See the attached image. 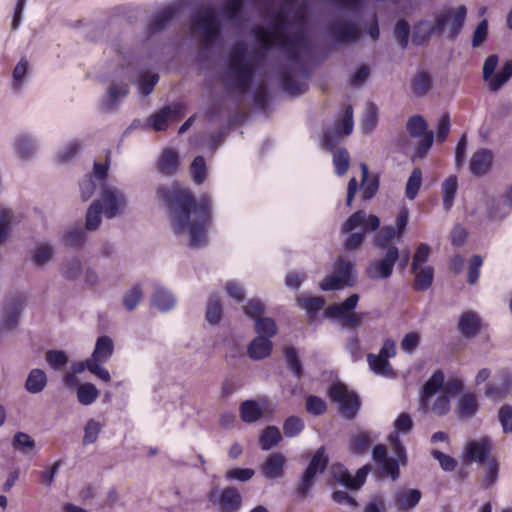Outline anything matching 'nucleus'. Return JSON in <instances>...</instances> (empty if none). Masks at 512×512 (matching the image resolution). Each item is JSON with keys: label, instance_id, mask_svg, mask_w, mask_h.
I'll list each match as a JSON object with an SVG mask.
<instances>
[{"label": "nucleus", "instance_id": "obj_1", "mask_svg": "<svg viewBox=\"0 0 512 512\" xmlns=\"http://www.w3.org/2000/svg\"><path fill=\"white\" fill-rule=\"evenodd\" d=\"M253 1L258 5L261 14L268 19L267 27L255 29L258 42L265 50L274 46L282 48L290 62L281 71V89L293 97L303 94L307 89L306 80L310 77V72L300 56L309 44L305 10L298 8L290 18L291 8L297 0H284L278 9L274 8L275 0Z\"/></svg>", "mask_w": 512, "mask_h": 512}, {"label": "nucleus", "instance_id": "obj_2", "mask_svg": "<svg viewBox=\"0 0 512 512\" xmlns=\"http://www.w3.org/2000/svg\"><path fill=\"white\" fill-rule=\"evenodd\" d=\"M157 196L168 207L172 218V229L175 234L188 235L189 245L194 248L207 243L211 205L206 196L196 200L187 189L169 188L167 186L158 187Z\"/></svg>", "mask_w": 512, "mask_h": 512}, {"label": "nucleus", "instance_id": "obj_3", "mask_svg": "<svg viewBox=\"0 0 512 512\" xmlns=\"http://www.w3.org/2000/svg\"><path fill=\"white\" fill-rule=\"evenodd\" d=\"M254 67L244 43L235 44L228 55L224 82L227 88L239 95H244L252 82Z\"/></svg>", "mask_w": 512, "mask_h": 512}, {"label": "nucleus", "instance_id": "obj_4", "mask_svg": "<svg viewBox=\"0 0 512 512\" xmlns=\"http://www.w3.org/2000/svg\"><path fill=\"white\" fill-rule=\"evenodd\" d=\"M380 218L373 214H367L364 210L353 213L342 225L341 232L349 233L345 240V248L358 249L365 238L366 232H374L380 227Z\"/></svg>", "mask_w": 512, "mask_h": 512}, {"label": "nucleus", "instance_id": "obj_5", "mask_svg": "<svg viewBox=\"0 0 512 512\" xmlns=\"http://www.w3.org/2000/svg\"><path fill=\"white\" fill-rule=\"evenodd\" d=\"M118 60L121 61V75L135 83L142 96H148L159 81L158 74L152 73L139 59L123 51H118Z\"/></svg>", "mask_w": 512, "mask_h": 512}, {"label": "nucleus", "instance_id": "obj_6", "mask_svg": "<svg viewBox=\"0 0 512 512\" xmlns=\"http://www.w3.org/2000/svg\"><path fill=\"white\" fill-rule=\"evenodd\" d=\"M191 29L199 42L206 47L213 45L221 38V21L210 6L201 7L192 15Z\"/></svg>", "mask_w": 512, "mask_h": 512}, {"label": "nucleus", "instance_id": "obj_7", "mask_svg": "<svg viewBox=\"0 0 512 512\" xmlns=\"http://www.w3.org/2000/svg\"><path fill=\"white\" fill-rule=\"evenodd\" d=\"M113 352L114 342L112 338L107 335L99 336L96 339L92 355L87 358V370L103 382H109L111 380L110 373L102 364L111 358Z\"/></svg>", "mask_w": 512, "mask_h": 512}, {"label": "nucleus", "instance_id": "obj_8", "mask_svg": "<svg viewBox=\"0 0 512 512\" xmlns=\"http://www.w3.org/2000/svg\"><path fill=\"white\" fill-rule=\"evenodd\" d=\"M188 1L189 0H176L157 10L146 24L144 39L148 41L155 35L165 31Z\"/></svg>", "mask_w": 512, "mask_h": 512}, {"label": "nucleus", "instance_id": "obj_9", "mask_svg": "<svg viewBox=\"0 0 512 512\" xmlns=\"http://www.w3.org/2000/svg\"><path fill=\"white\" fill-rule=\"evenodd\" d=\"M467 9L464 5L445 8L435 14L438 34H445L450 40H455L460 34L466 19Z\"/></svg>", "mask_w": 512, "mask_h": 512}, {"label": "nucleus", "instance_id": "obj_10", "mask_svg": "<svg viewBox=\"0 0 512 512\" xmlns=\"http://www.w3.org/2000/svg\"><path fill=\"white\" fill-rule=\"evenodd\" d=\"M123 78L125 77L121 75L120 68L117 76L111 80L106 88V94L99 101V108L103 112L113 113L117 111L123 99L129 95V85Z\"/></svg>", "mask_w": 512, "mask_h": 512}, {"label": "nucleus", "instance_id": "obj_11", "mask_svg": "<svg viewBox=\"0 0 512 512\" xmlns=\"http://www.w3.org/2000/svg\"><path fill=\"white\" fill-rule=\"evenodd\" d=\"M326 31L331 39L339 45L355 44L361 40V29L356 22L340 18L329 21Z\"/></svg>", "mask_w": 512, "mask_h": 512}, {"label": "nucleus", "instance_id": "obj_12", "mask_svg": "<svg viewBox=\"0 0 512 512\" xmlns=\"http://www.w3.org/2000/svg\"><path fill=\"white\" fill-rule=\"evenodd\" d=\"M493 449L492 439L488 436H482L477 439L469 440L465 443L462 450V462L465 465L476 463L485 464L491 459Z\"/></svg>", "mask_w": 512, "mask_h": 512}, {"label": "nucleus", "instance_id": "obj_13", "mask_svg": "<svg viewBox=\"0 0 512 512\" xmlns=\"http://www.w3.org/2000/svg\"><path fill=\"white\" fill-rule=\"evenodd\" d=\"M329 396L338 405L340 413L345 418L355 417L360 406L358 396L349 391L343 383H334L329 389Z\"/></svg>", "mask_w": 512, "mask_h": 512}, {"label": "nucleus", "instance_id": "obj_14", "mask_svg": "<svg viewBox=\"0 0 512 512\" xmlns=\"http://www.w3.org/2000/svg\"><path fill=\"white\" fill-rule=\"evenodd\" d=\"M353 263L343 258H338L335 263V273L323 279L320 288L323 291L339 290L345 286L354 284Z\"/></svg>", "mask_w": 512, "mask_h": 512}, {"label": "nucleus", "instance_id": "obj_15", "mask_svg": "<svg viewBox=\"0 0 512 512\" xmlns=\"http://www.w3.org/2000/svg\"><path fill=\"white\" fill-rule=\"evenodd\" d=\"M399 257V249L396 246H389L381 258L370 262L366 268V275L372 280L390 278Z\"/></svg>", "mask_w": 512, "mask_h": 512}, {"label": "nucleus", "instance_id": "obj_16", "mask_svg": "<svg viewBox=\"0 0 512 512\" xmlns=\"http://www.w3.org/2000/svg\"><path fill=\"white\" fill-rule=\"evenodd\" d=\"M328 464V458L325 455V449L320 447L312 459L310 460L306 470L304 471L300 482L297 485V493L301 497H306L309 490L314 484L315 477L318 473H322Z\"/></svg>", "mask_w": 512, "mask_h": 512}, {"label": "nucleus", "instance_id": "obj_17", "mask_svg": "<svg viewBox=\"0 0 512 512\" xmlns=\"http://www.w3.org/2000/svg\"><path fill=\"white\" fill-rule=\"evenodd\" d=\"M103 215L107 219H113L123 212L127 199L125 194L116 187L103 185L100 199Z\"/></svg>", "mask_w": 512, "mask_h": 512}, {"label": "nucleus", "instance_id": "obj_18", "mask_svg": "<svg viewBox=\"0 0 512 512\" xmlns=\"http://www.w3.org/2000/svg\"><path fill=\"white\" fill-rule=\"evenodd\" d=\"M388 441L393 448L395 457H389L380 465L383 472L388 475L392 481H396L400 476L399 466H404L407 463V453L399 439V436L396 434H390Z\"/></svg>", "mask_w": 512, "mask_h": 512}, {"label": "nucleus", "instance_id": "obj_19", "mask_svg": "<svg viewBox=\"0 0 512 512\" xmlns=\"http://www.w3.org/2000/svg\"><path fill=\"white\" fill-rule=\"evenodd\" d=\"M208 497L209 501L219 506L222 512H236L242 504V497L234 487H226L222 490L213 487Z\"/></svg>", "mask_w": 512, "mask_h": 512}, {"label": "nucleus", "instance_id": "obj_20", "mask_svg": "<svg viewBox=\"0 0 512 512\" xmlns=\"http://www.w3.org/2000/svg\"><path fill=\"white\" fill-rule=\"evenodd\" d=\"M353 131V109L348 105L342 118L337 121L332 129L324 132V145L330 149L334 148L343 136H348Z\"/></svg>", "mask_w": 512, "mask_h": 512}, {"label": "nucleus", "instance_id": "obj_21", "mask_svg": "<svg viewBox=\"0 0 512 512\" xmlns=\"http://www.w3.org/2000/svg\"><path fill=\"white\" fill-rule=\"evenodd\" d=\"M369 471V466L365 465L357 470L355 476H352L342 464H333L331 466L333 478L338 483L351 490H359L361 488L366 481Z\"/></svg>", "mask_w": 512, "mask_h": 512}, {"label": "nucleus", "instance_id": "obj_22", "mask_svg": "<svg viewBox=\"0 0 512 512\" xmlns=\"http://www.w3.org/2000/svg\"><path fill=\"white\" fill-rule=\"evenodd\" d=\"M421 499L422 492L419 489L399 486L393 492L392 502L397 512H412Z\"/></svg>", "mask_w": 512, "mask_h": 512}, {"label": "nucleus", "instance_id": "obj_23", "mask_svg": "<svg viewBox=\"0 0 512 512\" xmlns=\"http://www.w3.org/2000/svg\"><path fill=\"white\" fill-rule=\"evenodd\" d=\"M185 111V106L182 103H173L164 106L148 119L151 126L156 131L166 130L168 122L180 118Z\"/></svg>", "mask_w": 512, "mask_h": 512}, {"label": "nucleus", "instance_id": "obj_24", "mask_svg": "<svg viewBox=\"0 0 512 512\" xmlns=\"http://www.w3.org/2000/svg\"><path fill=\"white\" fill-rule=\"evenodd\" d=\"M55 247L47 241L36 242L30 251V258L33 265L42 268L53 261L55 257Z\"/></svg>", "mask_w": 512, "mask_h": 512}, {"label": "nucleus", "instance_id": "obj_25", "mask_svg": "<svg viewBox=\"0 0 512 512\" xmlns=\"http://www.w3.org/2000/svg\"><path fill=\"white\" fill-rule=\"evenodd\" d=\"M286 458L283 454L276 452L270 454L261 466V472L266 479L274 480L284 475Z\"/></svg>", "mask_w": 512, "mask_h": 512}, {"label": "nucleus", "instance_id": "obj_26", "mask_svg": "<svg viewBox=\"0 0 512 512\" xmlns=\"http://www.w3.org/2000/svg\"><path fill=\"white\" fill-rule=\"evenodd\" d=\"M14 149L19 159L28 161L36 155L38 144L32 135L20 134L15 138Z\"/></svg>", "mask_w": 512, "mask_h": 512}, {"label": "nucleus", "instance_id": "obj_27", "mask_svg": "<svg viewBox=\"0 0 512 512\" xmlns=\"http://www.w3.org/2000/svg\"><path fill=\"white\" fill-rule=\"evenodd\" d=\"M22 307L23 303L20 299H14L6 303L1 322L3 330L11 331L17 327Z\"/></svg>", "mask_w": 512, "mask_h": 512}, {"label": "nucleus", "instance_id": "obj_28", "mask_svg": "<svg viewBox=\"0 0 512 512\" xmlns=\"http://www.w3.org/2000/svg\"><path fill=\"white\" fill-rule=\"evenodd\" d=\"M493 154L488 149H480L473 153L470 159V172L474 175H483L487 173L491 167Z\"/></svg>", "mask_w": 512, "mask_h": 512}, {"label": "nucleus", "instance_id": "obj_29", "mask_svg": "<svg viewBox=\"0 0 512 512\" xmlns=\"http://www.w3.org/2000/svg\"><path fill=\"white\" fill-rule=\"evenodd\" d=\"M367 363L369 369L377 376H381L387 379H393L396 377V372L390 364L389 360L380 357L377 354L369 353L367 355Z\"/></svg>", "mask_w": 512, "mask_h": 512}, {"label": "nucleus", "instance_id": "obj_30", "mask_svg": "<svg viewBox=\"0 0 512 512\" xmlns=\"http://www.w3.org/2000/svg\"><path fill=\"white\" fill-rule=\"evenodd\" d=\"M359 301L358 294H351L342 303L332 304L326 310V315L332 319L340 320L346 315L353 312Z\"/></svg>", "mask_w": 512, "mask_h": 512}, {"label": "nucleus", "instance_id": "obj_31", "mask_svg": "<svg viewBox=\"0 0 512 512\" xmlns=\"http://www.w3.org/2000/svg\"><path fill=\"white\" fill-rule=\"evenodd\" d=\"M436 33L438 34V28H436L435 20H422L414 26L412 41L415 45H423Z\"/></svg>", "mask_w": 512, "mask_h": 512}, {"label": "nucleus", "instance_id": "obj_32", "mask_svg": "<svg viewBox=\"0 0 512 512\" xmlns=\"http://www.w3.org/2000/svg\"><path fill=\"white\" fill-rule=\"evenodd\" d=\"M47 383L48 378L45 371L39 368H34L28 373L24 387L30 394H39L44 391Z\"/></svg>", "mask_w": 512, "mask_h": 512}, {"label": "nucleus", "instance_id": "obj_33", "mask_svg": "<svg viewBox=\"0 0 512 512\" xmlns=\"http://www.w3.org/2000/svg\"><path fill=\"white\" fill-rule=\"evenodd\" d=\"M152 305L162 312L173 309L176 305V298L168 289L158 286L151 298Z\"/></svg>", "mask_w": 512, "mask_h": 512}, {"label": "nucleus", "instance_id": "obj_34", "mask_svg": "<svg viewBox=\"0 0 512 512\" xmlns=\"http://www.w3.org/2000/svg\"><path fill=\"white\" fill-rule=\"evenodd\" d=\"M444 375L441 371H435L428 381L423 385L421 394L422 407L428 406L429 399L436 394L440 389H443Z\"/></svg>", "mask_w": 512, "mask_h": 512}, {"label": "nucleus", "instance_id": "obj_35", "mask_svg": "<svg viewBox=\"0 0 512 512\" xmlns=\"http://www.w3.org/2000/svg\"><path fill=\"white\" fill-rule=\"evenodd\" d=\"M273 344L265 337L254 338L248 346V356L253 360H261L271 354Z\"/></svg>", "mask_w": 512, "mask_h": 512}, {"label": "nucleus", "instance_id": "obj_36", "mask_svg": "<svg viewBox=\"0 0 512 512\" xmlns=\"http://www.w3.org/2000/svg\"><path fill=\"white\" fill-rule=\"evenodd\" d=\"M83 272L82 261L77 256L66 257L60 264V273L67 280H76Z\"/></svg>", "mask_w": 512, "mask_h": 512}, {"label": "nucleus", "instance_id": "obj_37", "mask_svg": "<svg viewBox=\"0 0 512 512\" xmlns=\"http://www.w3.org/2000/svg\"><path fill=\"white\" fill-rule=\"evenodd\" d=\"M458 327L465 337L471 338L475 336L479 330L480 318L472 311L465 312L460 317Z\"/></svg>", "mask_w": 512, "mask_h": 512}, {"label": "nucleus", "instance_id": "obj_38", "mask_svg": "<svg viewBox=\"0 0 512 512\" xmlns=\"http://www.w3.org/2000/svg\"><path fill=\"white\" fill-rule=\"evenodd\" d=\"M512 78V60L506 61L501 69L487 82L492 92H497Z\"/></svg>", "mask_w": 512, "mask_h": 512}, {"label": "nucleus", "instance_id": "obj_39", "mask_svg": "<svg viewBox=\"0 0 512 512\" xmlns=\"http://www.w3.org/2000/svg\"><path fill=\"white\" fill-rule=\"evenodd\" d=\"M478 410V402L475 395L468 393L462 395L457 404V413L461 419L472 418Z\"/></svg>", "mask_w": 512, "mask_h": 512}, {"label": "nucleus", "instance_id": "obj_40", "mask_svg": "<svg viewBox=\"0 0 512 512\" xmlns=\"http://www.w3.org/2000/svg\"><path fill=\"white\" fill-rule=\"evenodd\" d=\"M245 6V0H225L222 6V17L231 22H239Z\"/></svg>", "mask_w": 512, "mask_h": 512}, {"label": "nucleus", "instance_id": "obj_41", "mask_svg": "<svg viewBox=\"0 0 512 512\" xmlns=\"http://www.w3.org/2000/svg\"><path fill=\"white\" fill-rule=\"evenodd\" d=\"M85 232L80 226L68 228L62 235V242L65 246L79 249L85 243Z\"/></svg>", "mask_w": 512, "mask_h": 512}, {"label": "nucleus", "instance_id": "obj_42", "mask_svg": "<svg viewBox=\"0 0 512 512\" xmlns=\"http://www.w3.org/2000/svg\"><path fill=\"white\" fill-rule=\"evenodd\" d=\"M241 419L246 423H254L261 418L263 411L254 400H246L240 405Z\"/></svg>", "mask_w": 512, "mask_h": 512}, {"label": "nucleus", "instance_id": "obj_43", "mask_svg": "<svg viewBox=\"0 0 512 512\" xmlns=\"http://www.w3.org/2000/svg\"><path fill=\"white\" fill-rule=\"evenodd\" d=\"M103 214L100 201H93L86 213L85 228L88 231L97 230L102 222Z\"/></svg>", "mask_w": 512, "mask_h": 512}, {"label": "nucleus", "instance_id": "obj_44", "mask_svg": "<svg viewBox=\"0 0 512 512\" xmlns=\"http://www.w3.org/2000/svg\"><path fill=\"white\" fill-rule=\"evenodd\" d=\"M457 189L458 182L456 176H449L442 183L443 207L446 211H449L453 206Z\"/></svg>", "mask_w": 512, "mask_h": 512}, {"label": "nucleus", "instance_id": "obj_45", "mask_svg": "<svg viewBox=\"0 0 512 512\" xmlns=\"http://www.w3.org/2000/svg\"><path fill=\"white\" fill-rule=\"evenodd\" d=\"M413 273L415 274L414 289L416 291H425L432 285L434 278V270L432 267H419L417 271Z\"/></svg>", "mask_w": 512, "mask_h": 512}, {"label": "nucleus", "instance_id": "obj_46", "mask_svg": "<svg viewBox=\"0 0 512 512\" xmlns=\"http://www.w3.org/2000/svg\"><path fill=\"white\" fill-rule=\"evenodd\" d=\"M205 317L211 325H217L220 322L222 317V305L218 295L211 294L209 296Z\"/></svg>", "mask_w": 512, "mask_h": 512}, {"label": "nucleus", "instance_id": "obj_47", "mask_svg": "<svg viewBox=\"0 0 512 512\" xmlns=\"http://www.w3.org/2000/svg\"><path fill=\"white\" fill-rule=\"evenodd\" d=\"M16 222V216L14 212L0 205V245L8 237L12 225Z\"/></svg>", "mask_w": 512, "mask_h": 512}, {"label": "nucleus", "instance_id": "obj_48", "mask_svg": "<svg viewBox=\"0 0 512 512\" xmlns=\"http://www.w3.org/2000/svg\"><path fill=\"white\" fill-rule=\"evenodd\" d=\"M282 440L281 433L276 426L266 427L259 439L262 450H270Z\"/></svg>", "mask_w": 512, "mask_h": 512}, {"label": "nucleus", "instance_id": "obj_49", "mask_svg": "<svg viewBox=\"0 0 512 512\" xmlns=\"http://www.w3.org/2000/svg\"><path fill=\"white\" fill-rule=\"evenodd\" d=\"M159 170L166 175H172L178 167V155L171 149H165L160 157Z\"/></svg>", "mask_w": 512, "mask_h": 512}, {"label": "nucleus", "instance_id": "obj_50", "mask_svg": "<svg viewBox=\"0 0 512 512\" xmlns=\"http://www.w3.org/2000/svg\"><path fill=\"white\" fill-rule=\"evenodd\" d=\"M286 365L297 379L303 375V366L299 359L298 351L294 347H286L283 351Z\"/></svg>", "mask_w": 512, "mask_h": 512}, {"label": "nucleus", "instance_id": "obj_51", "mask_svg": "<svg viewBox=\"0 0 512 512\" xmlns=\"http://www.w3.org/2000/svg\"><path fill=\"white\" fill-rule=\"evenodd\" d=\"M432 86V79L428 72H418L412 80V91L417 96H424Z\"/></svg>", "mask_w": 512, "mask_h": 512}, {"label": "nucleus", "instance_id": "obj_52", "mask_svg": "<svg viewBox=\"0 0 512 512\" xmlns=\"http://www.w3.org/2000/svg\"><path fill=\"white\" fill-rule=\"evenodd\" d=\"M99 396L97 387L92 383H83L77 389V399L80 404L89 406L93 404Z\"/></svg>", "mask_w": 512, "mask_h": 512}, {"label": "nucleus", "instance_id": "obj_53", "mask_svg": "<svg viewBox=\"0 0 512 512\" xmlns=\"http://www.w3.org/2000/svg\"><path fill=\"white\" fill-rule=\"evenodd\" d=\"M255 331L258 337H265L267 339L276 335L278 328L275 321L270 317H260L255 321Z\"/></svg>", "mask_w": 512, "mask_h": 512}, {"label": "nucleus", "instance_id": "obj_54", "mask_svg": "<svg viewBox=\"0 0 512 512\" xmlns=\"http://www.w3.org/2000/svg\"><path fill=\"white\" fill-rule=\"evenodd\" d=\"M82 143L79 140H71L66 143L57 153V161L66 163L72 160L82 149Z\"/></svg>", "mask_w": 512, "mask_h": 512}, {"label": "nucleus", "instance_id": "obj_55", "mask_svg": "<svg viewBox=\"0 0 512 512\" xmlns=\"http://www.w3.org/2000/svg\"><path fill=\"white\" fill-rule=\"evenodd\" d=\"M422 184V171L420 168H414L411 175L409 176L405 194L409 200L415 199Z\"/></svg>", "mask_w": 512, "mask_h": 512}, {"label": "nucleus", "instance_id": "obj_56", "mask_svg": "<svg viewBox=\"0 0 512 512\" xmlns=\"http://www.w3.org/2000/svg\"><path fill=\"white\" fill-rule=\"evenodd\" d=\"M497 204L501 205V208L491 207L490 216L493 218H503L510 213L512 208V187L497 200Z\"/></svg>", "mask_w": 512, "mask_h": 512}, {"label": "nucleus", "instance_id": "obj_57", "mask_svg": "<svg viewBox=\"0 0 512 512\" xmlns=\"http://www.w3.org/2000/svg\"><path fill=\"white\" fill-rule=\"evenodd\" d=\"M28 68H29V62L27 59L22 58L20 61L16 64L13 70V80H12V87L14 89H20L26 82V78L28 75Z\"/></svg>", "mask_w": 512, "mask_h": 512}, {"label": "nucleus", "instance_id": "obj_58", "mask_svg": "<svg viewBox=\"0 0 512 512\" xmlns=\"http://www.w3.org/2000/svg\"><path fill=\"white\" fill-rule=\"evenodd\" d=\"M304 421L298 416H289L283 424V433L288 438L298 436L304 429Z\"/></svg>", "mask_w": 512, "mask_h": 512}, {"label": "nucleus", "instance_id": "obj_59", "mask_svg": "<svg viewBox=\"0 0 512 512\" xmlns=\"http://www.w3.org/2000/svg\"><path fill=\"white\" fill-rule=\"evenodd\" d=\"M396 237H399L395 227L393 226H384L375 236L374 238V245L378 248H388L390 245V242L395 239Z\"/></svg>", "mask_w": 512, "mask_h": 512}, {"label": "nucleus", "instance_id": "obj_60", "mask_svg": "<svg viewBox=\"0 0 512 512\" xmlns=\"http://www.w3.org/2000/svg\"><path fill=\"white\" fill-rule=\"evenodd\" d=\"M142 289L140 285H135L131 289L127 290L123 295V305L128 311L136 309L140 301L142 300Z\"/></svg>", "mask_w": 512, "mask_h": 512}, {"label": "nucleus", "instance_id": "obj_61", "mask_svg": "<svg viewBox=\"0 0 512 512\" xmlns=\"http://www.w3.org/2000/svg\"><path fill=\"white\" fill-rule=\"evenodd\" d=\"M484 465V486L486 488L493 486L498 479L499 463L495 458H491Z\"/></svg>", "mask_w": 512, "mask_h": 512}, {"label": "nucleus", "instance_id": "obj_62", "mask_svg": "<svg viewBox=\"0 0 512 512\" xmlns=\"http://www.w3.org/2000/svg\"><path fill=\"white\" fill-rule=\"evenodd\" d=\"M407 130L412 137H422L427 134V122L420 115L412 116L407 122Z\"/></svg>", "mask_w": 512, "mask_h": 512}, {"label": "nucleus", "instance_id": "obj_63", "mask_svg": "<svg viewBox=\"0 0 512 512\" xmlns=\"http://www.w3.org/2000/svg\"><path fill=\"white\" fill-rule=\"evenodd\" d=\"M45 359L54 370H59L68 363V356L63 350H48Z\"/></svg>", "mask_w": 512, "mask_h": 512}, {"label": "nucleus", "instance_id": "obj_64", "mask_svg": "<svg viewBox=\"0 0 512 512\" xmlns=\"http://www.w3.org/2000/svg\"><path fill=\"white\" fill-rule=\"evenodd\" d=\"M498 420L503 433L512 437V406L503 405L498 411Z\"/></svg>", "mask_w": 512, "mask_h": 512}]
</instances>
